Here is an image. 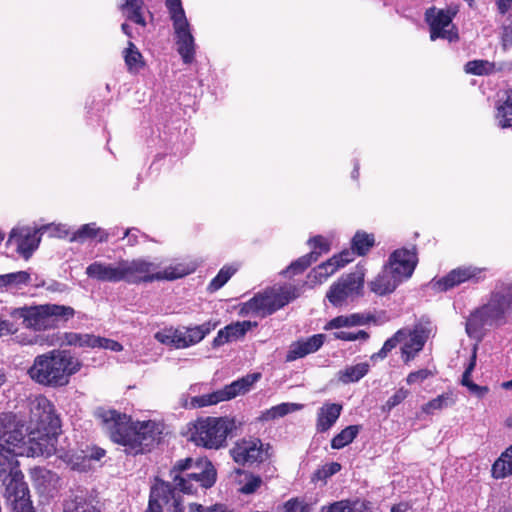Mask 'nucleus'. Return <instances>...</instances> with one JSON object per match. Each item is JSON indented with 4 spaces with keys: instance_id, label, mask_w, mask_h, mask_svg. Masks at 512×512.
<instances>
[{
    "instance_id": "f257e3e1",
    "label": "nucleus",
    "mask_w": 512,
    "mask_h": 512,
    "mask_svg": "<svg viewBox=\"0 0 512 512\" xmlns=\"http://www.w3.org/2000/svg\"><path fill=\"white\" fill-rule=\"evenodd\" d=\"M95 416L109 433L113 442L125 447L128 453L138 454L155 440L158 431L153 421L132 422L131 417L114 409L98 408Z\"/></svg>"
},
{
    "instance_id": "f03ea898",
    "label": "nucleus",
    "mask_w": 512,
    "mask_h": 512,
    "mask_svg": "<svg viewBox=\"0 0 512 512\" xmlns=\"http://www.w3.org/2000/svg\"><path fill=\"white\" fill-rule=\"evenodd\" d=\"M30 409V435L36 441L37 447L32 455L49 456L56 450L59 418L55 415L52 404L45 397L39 396L31 400Z\"/></svg>"
},
{
    "instance_id": "7ed1b4c3",
    "label": "nucleus",
    "mask_w": 512,
    "mask_h": 512,
    "mask_svg": "<svg viewBox=\"0 0 512 512\" xmlns=\"http://www.w3.org/2000/svg\"><path fill=\"white\" fill-rule=\"evenodd\" d=\"M82 367L81 361L66 350H52L35 357L28 374L38 384L68 383V378Z\"/></svg>"
},
{
    "instance_id": "20e7f679",
    "label": "nucleus",
    "mask_w": 512,
    "mask_h": 512,
    "mask_svg": "<svg viewBox=\"0 0 512 512\" xmlns=\"http://www.w3.org/2000/svg\"><path fill=\"white\" fill-rule=\"evenodd\" d=\"M75 313L71 306L47 303L16 308L12 316L22 319L23 325L28 329L45 331L65 326Z\"/></svg>"
},
{
    "instance_id": "39448f33",
    "label": "nucleus",
    "mask_w": 512,
    "mask_h": 512,
    "mask_svg": "<svg viewBox=\"0 0 512 512\" xmlns=\"http://www.w3.org/2000/svg\"><path fill=\"white\" fill-rule=\"evenodd\" d=\"M154 263L144 259L120 260L118 262L119 282L139 285L155 280H175L189 274L184 266H170L163 271L156 272Z\"/></svg>"
},
{
    "instance_id": "423d86ee",
    "label": "nucleus",
    "mask_w": 512,
    "mask_h": 512,
    "mask_svg": "<svg viewBox=\"0 0 512 512\" xmlns=\"http://www.w3.org/2000/svg\"><path fill=\"white\" fill-rule=\"evenodd\" d=\"M236 429L231 417L198 418L190 428V440L197 446L218 450L227 445V437Z\"/></svg>"
},
{
    "instance_id": "0eeeda50",
    "label": "nucleus",
    "mask_w": 512,
    "mask_h": 512,
    "mask_svg": "<svg viewBox=\"0 0 512 512\" xmlns=\"http://www.w3.org/2000/svg\"><path fill=\"white\" fill-rule=\"evenodd\" d=\"M300 294V288L291 284L268 288L263 292L256 293L251 299L243 303L241 311L264 318L282 309L297 299Z\"/></svg>"
},
{
    "instance_id": "6e6552de",
    "label": "nucleus",
    "mask_w": 512,
    "mask_h": 512,
    "mask_svg": "<svg viewBox=\"0 0 512 512\" xmlns=\"http://www.w3.org/2000/svg\"><path fill=\"white\" fill-rule=\"evenodd\" d=\"M365 269L357 266L350 273L341 275L326 292V299L333 307H343L349 301L364 296Z\"/></svg>"
},
{
    "instance_id": "1a4fd4ad",
    "label": "nucleus",
    "mask_w": 512,
    "mask_h": 512,
    "mask_svg": "<svg viewBox=\"0 0 512 512\" xmlns=\"http://www.w3.org/2000/svg\"><path fill=\"white\" fill-rule=\"evenodd\" d=\"M0 443L7 453L13 456H33L32 451L37 447L36 441L29 438L30 446L25 441L23 424L12 413L0 414Z\"/></svg>"
},
{
    "instance_id": "9d476101",
    "label": "nucleus",
    "mask_w": 512,
    "mask_h": 512,
    "mask_svg": "<svg viewBox=\"0 0 512 512\" xmlns=\"http://www.w3.org/2000/svg\"><path fill=\"white\" fill-rule=\"evenodd\" d=\"M454 12L449 9H439L435 6L429 7L424 13V20L429 26L430 39H445L449 42L458 41L459 34L453 24Z\"/></svg>"
},
{
    "instance_id": "9b49d317",
    "label": "nucleus",
    "mask_w": 512,
    "mask_h": 512,
    "mask_svg": "<svg viewBox=\"0 0 512 512\" xmlns=\"http://www.w3.org/2000/svg\"><path fill=\"white\" fill-rule=\"evenodd\" d=\"M20 470H12L3 478L4 497L13 512H35L29 496L27 484Z\"/></svg>"
},
{
    "instance_id": "f8f14e48",
    "label": "nucleus",
    "mask_w": 512,
    "mask_h": 512,
    "mask_svg": "<svg viewBox=\"0 0 512 512\" xmlns=\"http://www.w3.org/2000/svg\"><path fill=\"white\" fill-rule=\"evenodd\" d=\"M184 512L180 494L169 482L156 479L151 487L148 508L145 512Z\"/></svg>"
},
{
    "instance_id": "ddd939ff",
    "label": "nucleus",
    "mask_w": 512,
    "mask_h": 512,
    "mask_svg": "<svg viewBox=\"0 0 512 512\" xmlns=\"http://www.w3.org/2000/svg\"><path fill=\"white\" fill-rule=\"evenodd\" d=\"M269 444L264 445L259 438H243L236 441L229 453L239 465L261 463L270 458Z\"/></svg>"
},
{
    "instance_id": "4468645a",
    "label": "nucleus",
    "mask_w": 512,
    "mask_h": 512,
    "mask_svg": "<svg viewBox=\"0 0 512 512\" xmlns=\"http://www.w3.org/2000/svg\"><path fill=\"white\" fill-rule=\"evenodd\" d=\"M417 264L418 251L417 247L413 245L411 248L402 247L394 250L384 266L403 282L413 275Z\"/></svg>"
},
{
    "instance_id": "2eb2a0df",
    "label": "nucleus",
    "mask_w": 512,
    "mask_h": 512,
    "mask_svg": "<svg viewBox=\"0 0 512 512\" xmlns=\"http://www.w3.org/2000/svg\"><path fill=\"white\" fill-rule=\"evenodd\" d=\"M484 268L475 266H459L452 269L445 276L435 279L433 282V288L439 292H446L451 290L465 282L478 283L484 279Z\"/></svg>"
},
{
    "instance_id": "dca6fc26",
    "label": "nucleus",
    "mask_w": 512,
    "mask_h": 512,
    "mask_svg": "<svg viewBox=\"0 0 512 512\" xmlns=\"http://www.w3.org/2000/svg\"><path fill=\"white\" fill-rule=\"evenodd\" d=\"M249 391L248 386H224L223 388L212 393L201 396L191 397L190 400L185 399L182 406L185 408H201L215 405L223 401L230 400L237 395L245 394Z\"/></svg>"
},
{
    "instance_id": "f3484780",
    "label": "nucleus",
    "mask_w": 512,
    "mask_h": 512,
    "mask_svg": "<svg viewBox=\"0 0 512 512\" xmlns=\"http://www.w3.org/2000/svg\"><path fill=\"white\" fill-rule=\"evenodd\" d=\"M499 324L506 323V316L512 314V284H502L490 294L486 303Z\"/></svg>"
},
{
    "instance_id": "a211bd4d",
    "label": "nucleus",
    "mask_w": 512,
    "mask_h": 512,
    "mask_svg": "<svg viewBox=\"0 0 512 512\" xmlns=\"http://www.w3.org/2000/svg\"><path fill=\"white\" fill-rule=\"evenodd\" d=\"M500 325L487 304L473 310L466 319L465 329L469 337L480 338L486 325Z\"/></svg>"
},
{
    "instance_id": "6ab92c4d",
    "label": "nucleus",
    "mask_w": 512,
    "mask_h": 512,
    "mask_svg": "<svg viewBox=\"0 0 512 512\" xmlns=\"http://www.w3.org/2000/svg\"><path fill=\"white\" fill-rule=\"evenodd\" d=\"M39 242L40 238L37 236V231L29 228L12 229L7 241L8 244L14 243L17 252L26 260L38 248Z\"/></svg>"
},
{
    "instance_id": "aec40b11",
    "label": "nucleus",
    "mask_w": 512,
    "mask_h": 512,
    "mask_svg": "<svg viewBox=\"0 0 512 512\" xmlns=\"http://www.w3.org/2000/svg\"><path fill=\"white\" fill-rule=\"evenodd\" d=\"M356 252L350 246L349 249H344L340 253L333 255L326 262L318 265L313 272L315 279L319 282L326 280L328 277L336 273L340 268L345 267L347 264L354 261Z\"/></svg>"
},
{
    "instance_id": "412c9836",
    "label": "nucleus",
    "mask_w": 512,
    "mask_h": 512,
    "mask_svg": "<svg viewBox=\"0 0 512 512\" xmlns=\"http://www.w3.org/2000/svg\"><path fill=\"white\" fill-rule=\"evenodd\" d=\"M429 337V331L422 325H416L412 330L406 331V341L401 347V354L404 363H409L413 360L416 355L423 349L427 339Z\"/></svg>"
},
{
    "instance_id": "4be33fe9",
    "label": "nucleus",
    "mask_w": 512,
    "mask_h": 512,
    "mask_svg": "<svg viewBox=\"0 0 512 512\" xmlns=\"http://www.w3.org/2000/svg\"><path fill=\"white\" fill-rule=\"evenodd\" d=\"M325 341L324 334H314L308 338H301L289 345L285 356L287 362H292L318 351Z\"/></svg>"
},
{
    "instance_id": "5701e85b",
    "label": "nucleus",
    "mask_w": 512,
    "mask_h": 512,
    "mask_svg": "<svg viewBox=\"0 0 512 512\" xmlns=\"http://www.w3.org/2000/svg\"><path fill=\"white\" fill-rule=\"evenodd\" d=\"M177 52L180 54L185 64H190L195 58V43L194 37L190 31V24L188 21L173 25Z\"/></svg>"
},
{
    "instance_id": "b1692460",
    "label": "nucleus",
    "mask_w": 512,
    "mask_h": 512,
    "mask_svg": "<svg viewBox=\"0 0 512 512\" xmlns=\"http://www.w3.org/2000/svg\"><path fill=\"white\" fill-rule=\"evenodd\" d=\"M257 325V322L248 320L232 322L217 332L212 341V346L217 348L226 343L242 339L251 328L257 327Z\"/></svg>"
},
{
    "instance_id": "393cba45",
    "label": "nucleus",
    "mask_w": 512,
    "mask_h": 512,
    "mask_svg": "<svg viewBox=\"0 0 512 512\" xmlns=\"http://www.w3.org/2000/svg\"><path fill=\"white\" fill-rule=\"evenodd\" d=\"M401 283L402 281L396 278L394 273L383 266V269L369 283V288L376 295L384 296L394 292Z\"/></svg>"
},
{
    "instance_id": "a878e982",
    "label": "nucleus",
    "mask_w": 512,
    "mask_h": 512,
    "mask_svg": "<svg viewBox=\"0 0 512 512\" xmlns=\"http://www.w3.org/2000/svg\"><path fill=\"white\" fill-rule=\"evenodd\" d=\"M495 118L498 125L505 129L512 127V88H507L501 91L499 98L496 102Z\"/></svg>"
},
{
    "instance_id": "bb28decb",
    "label": "nucleus",
    "mask_w": 512,
    "mask_h": 512,
    "mask_svg": "<svg viewBox=\"0 0 512 512\" xmlns=\"http://www.w3.org/2000/svg\"><path fill=\"white\" fill-rule=\"evenodd\" d=\"M86 275L100 282H119L118 264L116 266L95 261L87 266Z\"/></svg>"
},
{
    "instance_id": "cd10ccee",
    "label": "nucleus",
    "mask_w": 512,
    "mask_h": 512,
    "mask_svg": "<svg viewBox=\"0 0 512 512\" xmlns=\"http://www.w3.org/2000/svg\"><path fill=\"white\" fill-rule=\"evenodd\" d=\"M218 322L207 321L193 327L182 328L183 349L196 345L201 342L208 334L213 331Z\"/></svg>"
},
{
    "instance_id": "c85d7f7f",
    "label": "nucleus",
    "mask_w": 512,
    "mask_h": 512,
    "mask_svg": "<svg viewBox=\"0 0 512 512\" xmlns=\"http://www.w3.org/2000/svg\"><path fill=\"white\" fill-rule=\"evenodd\" d=\"M370 322H376V317L373 314L353 313L350 315H340L331 319L325 326L326 330L339 329L342 327H353L365 325Z\"/></svg>"
},
{
    "instance_id": "c756f323",
    "label": "nucleus",
    "mask_w": 512,
    "mask_h": 512,
    "mask_svg": "<svg viewBox=\"0 0 512 512\" xmlns=\"http://www.w3.org/2000/svg\"><path fill=\"white\" fill-rule=\"evenodd\" d=\"M342 411V405L326 403L318 411L316 429L318 432H326L337 421Z\"/></svg>"
},
{
    "instance_id": "7c9ffc66",
    "label": "nucleus",
    "mask_w": 512,
    "mask_h": 512,
    "mask_svg": "<svg viewBox=\"0 0 512 512\" xmlns=\"http://www.w3.org/2000/svg\"><path fill=\"white\" fill-rule=\"evenodd\" d=\"M193 464V459L188 457L185 459H181L176 462L174 467L170 471V477L173 480L175 487L173 489L179 490L183 493H193V486L186 485V481H188L185 476L182 475L183 472L190 469Z\"/></svg>"
},
{
    "instance_id": "2f4dec72",
    "label": "nucleus",
    "mask_w": 512,
    "mask_h": 512,
    "mask_svg": "<svg viewBox=\"0 0 512 512\" xmlns=\"http://www.w3.org/2000/svg\"><path fill=\"white\" fill-rule=\"evenodd\" d=\"M123 58L129 73L137 74L146 66L143 55L132 41H128L123 50Z\"/></svg>"
},
{
    "instance_id": "473e14b6",
    "label": "nucleus",
    "mask_w": 512,
    "mask_h": 512,
    "mask_svg": "<svg viewBox=\"0 0 512 512\" xmlns=\"http://www.w3.org/2000/svg\"><path fill=\"white\" fill-rule=\"evenodd\" d=\"M144 0H124L119 9L127 20L136 23L142 27L146 26V20L143 16Z\"/></svg>"
},
{
    "instance_id": "72a5a7b5",
    "label": "nucleus",
    "mask_w": 512,
    "mask_h": 512,
    "mask_svg": "<svg viewBox=\"0 0 512 512\" xmlns=\"http://www.w3.org/2000/svg\"><path fill=\"white\" fill-rule=\"evenodd\" d=\"M350 244L357 256H366L376 244L375 235L363 230H357L353 235Z\"/></svg>"
},
{
    "instance_id": "f704fd0d",
    "label": "nucleus",
    "mask_w": 512,
    "mask_h": 512,
    "mask_svg": "<svg viewBox=\"0 0 512 512\" xmlns=\"http://www.w3.org/2000/svg\"><path fill=\"white\" fill-rule=\"evenodd\" d=\"M97 337L93 334H82L76 332H65L62 336L60 346H75L80 348H96Z\"/></svg>"
},
{
    "instance_id": "c9c22d12",
    "label": "nucleus",
    "mask_w": 512,
    "mask_h": 512,
    "mask_svg": "<svg viewBox=\"0 0 512 512\" xmlns=\"http://www.w3.org/2000/svg\"><path fill=\"white\" fill-rule=\"evenodd\" d=\"M369 369L370 365L368 362L346 366L338 372V380L342 383L358 382L369 372Z\"/></svg>"
},
{
    "instance_id": "e433bc0d",
    "label": "nucleus",
    "mask_w": 512,
    "mask_h": 512,
    "mask_svg": "<svg viewBox=\"0 0 512 512\" xmlns=\"http://www.w3.org/2000/svg\"><path fill=\"white\" fill-rule=\"evenodd\" d=\"M302 408L303 405L298 403H281L262 412L258 420L261 422L275 420Z\"/></svg>"
},
{
    "instance_id": "4c0bfd02",
    "label": "nucleus",
    "mask_w": 512,
    "mask_h": 512,
    "mask_svg": "<svg viewBox=\"0 0 512 512\" xmlns=\"http://www.w3.org/2000/svg\"><path fill=\"white\" fill-rule=\"evenodd\" d=\"M155 339L166 346L175 349H183L182 342V329L181 328H165L155 333Z\"/></svg>"
},
{
    "instance_id": "58836bf2",
    "label": "nucleus",
    "mask_w": 512,
    "mask_h": 512,
    "mask_svg": "<svg viewBox=\"0 0 512 512\" xmlns=\"http://www.w3.org/2000/svg\"><path fill=\"white\" fill-rule=\"evenodd\" d=\"M322 512H371L369 505L362 501L342 500L329 506H324Z\"/></svg>"
},
{
    "instance_id": "ea45409f",
    "label": "nucleus",
    "mask_w": 512,
    "mask_h": 512,
    "mask_svg": "<svg viewBox=\"0 0 512 512\" xmlns=\"http://www.w3.org/2000/svg\"><path fill=\"white\" fill-rule=\"evenodd\" d=\"M317 261L316 253H307L295 261H293L289 266L286 267L281 272V275L293 277L295 275L302 274L307 268H309L314 262Z\"/></svg>"
},
{
    "instance_id": "a19ab883",
    "label": "nucleus",
    "mask_w": 512,
    "mask_h": 512,
    "mask_svg": "<svg viewBox=\"0 0 512 512\" xmlns=\"http://www.w3.org/2000/svg\"><path fill=\"white\" fill-rule=\"evenodd\" d=\"M186 485L193 486V492L197 490V487L209 488L215 483V473L213 470H205L199 473H188L185 474Z\"/></svg>"
},
{
    "instance_id": "79ce46f5",
    "label": "nucleus",
    "mask_w": 512,
    "mask_h": 512,
    "mask_svg": "<svg viewBox=\"0 0 512 512\" xmlns=\"http://www.w3.org/2000/svg\"><path fill=\"white\" fill-rule=\"evenodd\" d=\"M406 337V330L405 329H399L396 333H394V335L390 338H388L382 348L376 352V353H373L371 356H370V360L372 362H377L378 360H383L385 359L388 354L394 349L396 348V346L402 342L404 340V338Z\"/></svg>"
},
{
    "instance_id": "37998d69",
    "label": "nucleus",
    "mask_w": 512,
    "mask_h": 512,
    "mask_svg": "<svg viewBox=\"0 0 512 512\" xmlns=\"http://www.w3.org/2000/svg\"><path fill=\"white\" fill-rule=\"evenodd\" d=\"M406 337V330L405 329H399L396 333H394V335L390 338H388L382 348L376 352V353H373L371 356H370V360L372 362H377L378 360H383L385 359L388 354L394 349L396 348V346L402 342L404 340V338Z\"/></svg>"
},
{
    "instance_id": "c03bdc74",
    "label": "nucleus",
    "mask_w": 512,
    "mask_h": 512,
    "mask_svg": "<svg viewBox=\"0 0 512 512\" xmlns=\"http://www.w3.org/2000/svg\"><path fill=\"white\" fill-rule=\"evenodd\" d=\"M406 337V330L405 329H399L396 333H394V335L390 338H388L382 348L376 352V353H373L371 356H370V360L372 362H377L378 360H383L385 359L388 354L394 349L396 348V346L402 342L404 340V338Z\"/></svg>"
},
{
    "instance_id": "a18cd8bd",
    "label": "nucleus",
    "mask_w": 512,
    "mask_h": 512,
    "mask_svg": "<svg viewBox=\"0 0 512 512\" xmlns=\"http://www.w3.org/2000/svg\"><path fill=\"white\" fill-rule=\"evenodd\" d=\"M406 337V330L405 329H399L396 333H394V335L390 338H388L382 348L376 352V353H373L371 356H370V360L372 362H377L378 360H383L385 359L388 354L394 349L396 348V346L402 342L404 340V338Z\"/></svg>"
},
{
    "instance_id": "49530a36",
    "label": "nucleus",
    "mask_w": 512,
    "mask_h": 512,
    "mask_svg": "<svg viewBox=\"0 0 512 512\" xmlns=\"http://www.w3.org/2000/svg\"><path fill=\"white\" fill-rule=\"evenodd\" d=\"M509 474H512V445L492 466V475L496 479L504 478Z\"/></svg>"
},
{
    "instance_id": "de8ad7c7",
    "label": "nucleus",
    "mask_w": 512,
    "mask_h": 512,
    "mask_svg": "<svg viewBox=\"0 0 512 512\" xmlns=\"http://www.w3.org/2000/svg\"><path fill=\"white\" fill-rule=\"evenodd\" d=\"M359 425H350L339 432L331 440V447L333 449H342L350 444L358 435L360 431Z\"/></svg>"
},
{
    "instance_id": "09e8293b",
    "label": "nucleus",
    "mask_w": 512,
    "mask_h": 512,
    "mask_svg": "<svg viewBox=\"0 0 512 512\" xmlns=\"http://www.w3.org/2000/svg\"><path fill=\"white\" fill-rule=\"evenodd\" d=\"M237 272V267L232 265H224L217 275L210 281L207 290L210 293L216 292L221 289L230 278Z\"/></svg>"
},
{
    "instance_id": "8fccbe9b",
    "label": "nucleus",
    "mask_w": 512,
    "mask_h": 512,
    "mask_svg": "<svg viewBox=\"0 0 512 512\" xmlns=\"http://www.w3.org/2000/svg\"><path fill=\"white\" fill-rule=\"evenodd\" d=\"M496 65L488 60H472L466 63L465 71L472 75H490L496 72Z\"/></svg>"
},
{
    "instance_id": "3c124183",
    "label": "nucleus",
    "mask_w": 512,
    "mask_h": 512,
    "mask_svg": "<svg viewBox=\"0 0 512 512\" xmlns=\"http://www.w3.org/2000/svg\"><path fill=\"white\" fill-rule=\"evenodd\" d=\"M31 280L30 274L27 271H17L13 273L0 275V288L3 287H20L27 285Z\"/></svg>"
},
{
    "instance_id": "603ef678",
    "label": "nucleus",
    "mask_w": 512,
    "mask_h": 512,
    "mask_svg": "<svg viewBox=\"0 0 512 512\" xmlns=\"http://www.w3.org/2000/svg\"><path fill=\"white\" fill-rule=\"evenodd\" d=\"M455 403V397L451 392L442 394L437 398L429 401L423 406V411L426 413H432L434 410L443 409L449 407Z\"/></svg>"
},
{
    "instance_id": "864d4df0",
    "label": "nucleus",
    "mask_w": 512,
    "mask_h": 512,
    "mask_svg": "<svg viewBox=\"0 0 512 512\" xmlns=\"http://www.w3.org/2000/svg\"><path fill=\"white\" fill-rule=\"evenodd\" d=\"M165 5L173 25L188 21L181 0H165Z\"/></svg>"
},
{
    "instance_id": "5fc2aeb1",
    "label": "nucleus",
    "mask_w": 512,
    "mask_h": 512,
    "mask_svg": "<svg viewBox=\"0 0 512 512\" xmlns=\"http://www.w3.org/2000/svg\"><path fill=\"white\" fill-rule=\"evenodd\" d=\"M99 232L100 229L95 223L84 224L72 234L71 241L84 242L87 239H94Z\"/></svg>"
},
{
    "instance_id": "6e6d98bb",
    "label": "nucleus",
    "mask_w": 512,
    "mask_h": 512,
    "mask_svg": "<svg viewBox=\"0 0 512 512\" xmlns=\"http://www.w3.org/2000/svg\"><path fill=\"white\" fill-rule=\"evenodd\" d=\"M341 470V465L338 462H331L318 468L312 475V482L318 481L326 482V480L332 475L338 473Z\"/></svg>"
},
{
    "instance_id": "4d7b16f0",
    "label": "nucleus",
    "mask_w": 512,
    "mask_h": 512,
    "mask_svg": "<svg viewBox=\"0 0 512 512\" xmlns=\"http://www.w3.org/2000/svg\"><path fill=\"white\" fill-rule=\"evenodd\" d=\"M309 244L312 247L310 253H316L317 259L323 254L328 253L330 250V243L321 235H316L309 239Z\"/></svg>"
},
{
    "instance_id": "13d9d810",
    "label": "nucleus",
    "mask_w": 512,
    "mask_h": 512,
    "mask_svg": "<svg viewBox=\"0 0 512 512\" xmlns=\"http://www.w3.org/2000/svg\"><path fill=\"white\" fill-rule=\"evenodd\" d=\"M65 512H100L92 503L80 500L71 501L65 505Z\"/></svg>"
},
{
    "instance_id": "bf43d9fd",
    "label": "nucleus",
    "mask_w": 512,
    "mask_h": 512,
    "mask_svg": "<svg viewBox=\"0 0 512 512\" xmlns=\"http://www.w3.org/2000/svg\"><path fill=\"white\" fill-rule=\"evenodd\" d=\"M262 478L254 474H246V482L241 486L240 492L243 494H252L262 485Z\"/></svg>"
},
{
    "instance_id": "052dcab7",
    "label": "nucleus",
    "mask_w": 512,
    "mask_h": 512,
    "mask_svg": "<svg viewBox=\"0 0 512 512\" xmlns=\"http://www.w3.org/2000/svg\"><path fill=\"white\" fill-rule=\"evenodd\" d=\"M434 375V371L424 368L408 374L407 384H417L428 380Z\"/></svg>"
},
{
    "instance_id": "680f3d73",
    "label": "nucleus",
    "mask_w": 512,
    "mask_h": 512,
    "mask_svg": "<svg viewBox=\"0 0 512 512\" xmlns=\"http://www.w3.org/2000/svg\"><path fill=\"white\" fill-rule=\"evenodd\" d=\"M284 511L285 512H310V507L308 504L304 503V501H301L297 498H293L288 500L284 504Z\"/></svg>"
},
{
    "instance_id": "e2e57ef3",
    "label": "nucleus",
    "mask_w": 512,
    "mask_h": 512,
    "mask_svg": "<svg viewBox=\"0 0 512 512\" xmlns=\"http://www.w3.org/2000/svg\"><path fill=\"white\" fill-rule=\"evenodd\" d=\"M96 348H103L114 352H120L122 351L123 346L118 341L98 336Z\"/></svg>"
},
{
    "instance_id": "0e129e2a",
    "label": "nucleus",
    "mask_w": 512,
    "mask_h": 512,
    "mask_svg": "<svg viewBox=\"0 0 512 512\" xmlns=\"http://www.w3.org/2000/svg\"><path fill=\"white\" fill-rule=\"evenodd\" d=\"M408 393V390L404 388L398 389L395 392V394L387 400L384 408L387 410H391L392 408L400 404L408 396Z\"/></svg>"
},
{
    "instance_id": "69168bd1",
    "label": "nucleus",
    "mask_w": 512,
    "mask_h": 512,
    "mask_svg": "<svg viewBox=\"0 0 512 512\" xmlns=\"http://www.w3.org/2000/svg\"><path fill=\"white\" fill-rule=\"evenodd\" d=\"M475 365H476V352L474 351L467 367L465 368V370L463 372L460 384H475L471 379V373L474 370Z\"/></svg>"
},
{
    "instance_id": "338daca9",
    "label": "nucleus",
    "mask_w": 512,
    "mask_h": 512,
    "mask_svg": "<svg viewBox=\"0 0 512 512\" xmlns=\"http://www.w3.org/2000/svg\"><path fill=\"white\" fill-rule=\"evenodd\" d=\"M501 40L504 48L512 46V19L503 26Z\"/></svg>"
},
{
    "instance_id": "774afa93",
    "label": "nucleus",
    "mask_w": 512,
    "mask_h": 512,
    "mask_svg": "<svg viewBox=\"0 0 512 512\" xmlns=\"http://www.w3.org/2000/svg\"><path fill=\"white\" fill-rule=\"evenodd\" d=\"M262 378V374L259 372H254L247 374L244 377H241L237 380L232 381L230 384H255L256 382L260 381Z\"/></svg>"
}]
</instances>
